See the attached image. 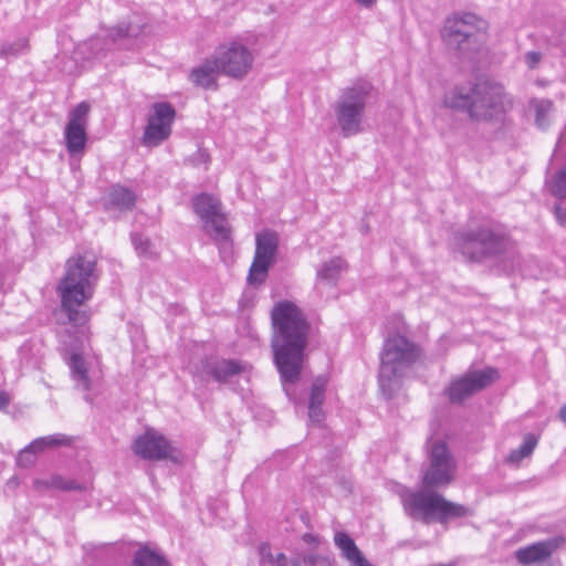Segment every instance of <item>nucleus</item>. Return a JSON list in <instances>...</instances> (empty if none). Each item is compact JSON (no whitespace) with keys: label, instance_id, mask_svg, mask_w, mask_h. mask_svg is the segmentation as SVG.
Returning <instances> with one entry per match:
<instances>
[{"label":"nucleus","instance_id":"1","mask_svg":"<svg viewBox=\"0 0 566 566\" xmlns=\"http://www.w3.org/2000/svg\"><path fill=\"white\" fill-rule=\"evenodd\" d=\"M272 350L283 390L295 398L293 386L301 379L310 323L303 311L291 301L275 303L271 311Z\"/></svg>","mask_w":566,"mask_h":566},{"label":"nucleus","instance_id":"2","mask_svg":"<svg viewBox=\"0 0 566 566\" xmlns=\"http://www.w3.org/2000/svg\"><path fill=\"white\" fill-rule=\"evenodd\" d=\"M99 279L96 259L77 254L67 259L65 274L56 286L61 312L73 326L85 325L91 317L87 302L93 298Z\"/></svg>","mask_w":566,"mask_h":566},{"label":"nucleus","instance_id":"3","mask_svg":"<svg viewBox=\"0 0 566 566\" xmlns=\"http://www.w3.org/2000/svg\"><path fill=\"white\" fill-rule=\"evenodd\" d=\"M444 104L467 113L475 122L500 119L513 107V101L504 86L488 81L455 86L446 95Z\"/></svg>","mask_w":566,"mask_h":566},{"label":"nucleus","instance_id":"4","mask_svg":"<svg viewBox=\"0 0 566 566\" xmlns=\"http://www.w3.org/2000/svg\"><path fill=\"white\" fill-rule=\"evenodd\" d=\"M422 355L421 347L403 335L388 337L380 354L378 382L382 395L390 399L400 389L402 379Z\"/></svg>","mask_w":566,"mask_h":566},{"label":"nucleus","instance_id":"5","mask_svg":"<svg viewBox=\"0 0 566 566\" xmlns=\"http://www.w3.org/2000/svg\"><path fill=\"white\" fill-rule=\"evenodd\" d=\"M429 490L411 492L402 496V506L409 517L427 524L436 521L444 525L453 520L473 515L469 506L451 502L442 494Z\"/></svg>","mask_w":566,"mask_h":566},{"label":"nucleus","instance_id":"6","mask_svg":"<svg viewBox=\"0 0 566 566\" xmlns=\"http://www.w3.org/2000/svg\"><path fill=\"white\" fill-rule=\"evenodd\" d=\"M458 249L465 260L483 262L505 253L511 245L507 233L497 226L484 223L460 231L455 235Z\"/></svg>","mask_w":566,"mask_h":566},{"label":"nucleus","instance_id":"7","mask_svg":"<svg viewBox=\"0 0 566 566\" xmlns=\"http://www.w3.org/2000/svg\"><path fill=\"white\" fill-rule=\"evenodd\" d=\"M373 91V84L366 80H357L340 91L333 109L344 138L356 136L364 130L365 111Z\"/></svg>","mask_w":566,"mask_h":566},{"label":"nucleus","instance_id":"8","mask_svg":"<svg viewBox=\"0 0 566 566\" xmlns=\"http://www.w3.org/2000/svg\"><path fill=\"white\" fill-rule=\"evenodd\" d=\"M486 31V22L471 12L454 13L447 18L441 36L443 42L459 51L474 49L481 33Z\"/></svg>","mask_w":566,"mask_h":566},{"label":"nucleus","instance_id":"9","mask_svg":"<svg viewBox=\"0 0 566 566\" xmlns=\"http://www.w3.org/2000/svg\"><path fill=\"white\" fill-rule=\"evenodd\" d=\"M222 75L242 81L251 72L254 63L252 51L240 40L220 44L211 54Z\"/></svg>","mask_w":566,"mask_h":566},{"label":"nucleus","instance_id":"10","mask_svg":"<svg viewBox=\"0 0 566 566\" xmlns=\"http://www.w3.org/2000/svg\"><path fill=\"white\" fill-rule=\"evenodd\" d=\"M195 213L202 221V227L214 241L228 243L231 241V230L227 216L221 210L219 199L210 193L202 192L192 199Z\"/></svg>","mask_w":566,"mask_h":566},{"label":"nucleus","instance_id":"11","mask_svg":"<svg viewBox=\"0 0 566 566\" xmlns=\"http://www.w3.org/2000/svg\"><path fill=\"white\" fill-rule=\"evenodd\" d=\"M457 474V460L444 441L432 442L429 449V467L423 473L424 489H439L449 485Z\"/></svg>","mask_w":566,"mask_h":566},{"label":"nucleus","instance_id":"12","mask_svg":"<svg viewBox=\"0 0 566 566\" xmlns=\"http://www.w3.org/2000/svg\"><path fill=\"white\" fill-rule=\"evenodd\" d=\"M499 378V370L494 367L469 370L452 379L449 386L444 388L443 395L452 405H462L467 399L488 388Z\"/></svg>","mask_w":566,"mask_h":566},{"label":"nucleus","instance_id":"13","mask_svg":"<svg viewBox=\"0 0 566 566\" xmlns=\"http://www.w3.org/2000/svg\"><path fill=\"white\" fill-rule=\"evenodd\" d=\"M279 249V235L275 231L263 230L255 234V251L248 274V283L261 285L268 277Z\"/></svg>","mask_w":566,"mask_h":566},{"label":"nucleus","instance_id":"14","mask_svg":"<svg viewBox=\"0 0 566 566\" xmlns=\"http://www.w3.org/2000/svg\"><path fill=\"white\" fill-rule=\"evenodd\" d=\"M247 369L248 365L241 360L210 356L195 363L191 366V374L201 381L212 379L219 384H226L233 377L245 373Z\"/></svg>","mask_w":566,"mask_h":566},{"label":"nucleus","instance_id":"15","mask_svg":"<svg viewBox=\"0 0 566 566\" xmlns=\"http://www.w3.org/2000/svg\"><path fill=\"white\" fill-rule=\"evenodd\" d=\"M176 111L168 102H159L153 105V113L148 116L144 129L142 143L146 147H157L169 138L172 132V123Z\"/></svg>","mask_w":566,"mask_h":566},{"label":"nucleus","instance_id":"16","mask_svg":"<svg viewBox=\"0 0 566 566\" xmlns=\"http://www.w3.org/2000/svg\"><path fill=\"white\" fill-rule=\"evenodd\" d=\"M133 450L136 455L145 460L179 462V457L175 454V449L170 442L163 434L154 430H147L144 434L137 437L133 444Z\"/></svg>","mask_w":566,"mask_h":566},{"label":"nucleus","instance_id":"17","mask_svg":"<svg viewBox=\"0 0 566 566\" xmlns=\"http://www.w3.org/2000/svg\"><path fill=\"white\" fill-rule=\"evenodd\" d=\"M91 106L86 102L77 104L70 113L69 120L64 129V139L66 150L70 155L82 153L85 148L87 134V116Z\"/></svg>","mask_w":566,"mask_h":566},{"label":"nucleus","instance_id":"18","mask_svg":"<svg viewBox=\"0 0 566 566\" xmlns=\"http://www.w3.org/2000/svg\"><path fill=\"white\" fill-rule=\"evenodd\" d=\"M146 19L139 14H133L127 20L118 22L115 27L107 29L105 38L107 42L130 48L137 38L145 32Z\"/></svg>","mask_w":566,"mask_h":566},{"label":"nucleus","instance_id":"19","mask_svg":"<svg viewBox=\"0 0 566 566\" xmlns=\"http://www.w3.org/2000/svg\"><path fill=\"white\" fill-rule=\"evenodd\" d=\"M557 547L556 539L541 541L518 548L515 558L523 566L539 564L549 558Z\"/></svg>","mask_w":566,"mask_h":566},{"label":"nucleus","instance_id":"20","mask_svg":"<svg viewBox=\"0 0 566 566\" xmlns=\"http://www.w3.org/2000/svg\"><path fill=\"white\" fill-rule=\"evenodd\" d=\"M222 74L212 55H209L203 62L193 67L189 74L190 81L195 86L203 90L217 91L219 88L218 75Z\"/></svg>","mask_w":566,"mask_h":566},{"label":"nucleus","instance_id":"21","mask_svg":"<svg viewBox=\"0 0 566 566\" xmlns=\"http://www.w3.org/2000/svg\"><path fill=\"white\" fill-rule=\"evenodd\" d=\"M64 360L70 368L71 378L77 389L88 391L91 389V379L83 356L80 353H71L64 356Z\"/></svg>","mask_w":566,"mask_h":566},{"label":"nucleus","instance_id":"22","mask_svg":"<svg viewBox=\"0 0 566 566\" xmlns=\"http://www.w3.org/2000/svg\"><path fill=\"white\" fill-rule=\"evenodd\" d=\"M335 545L352 566H373L356 546L354 539L344 532H337L334 537Z\"/></svg>","mask_w":566,"mask_h":566},{"label":"nucleus","instance_id":"23","mask_svg":"<svg viewBox=\"0 0 566 566\" xmlns=\"http://www.w3.org/2000/svg\"><path fill=\"white\" fill-rule=\"evenodd\" d=\"M135 193L128 188L114 186L106 198V206L118 210H132L135 206Z\"/></svg>","mask_w":566,"mask_h":566},{"label":"nucleus","instance_id":"24","mask_svg":"<svg viewBox=\"0 0 566 566\" xmlns=\"http://www.w3.org/2000/svg\"><path fill=\"white\" fill-rule=\"evenodd\" d=\"M130 566H170V564L158 551L143 545L134 553Z\"/></svg>","mask_w":566,"mask_h":566},{"label":"nucleus","instance_id":"25","mask_svg":"<svg viewBox=\"0 0 566 566\" xmlns=\"http://www.w3.org/2000/svg\"><path fill=\"white\" fill-rule=\"evenodd\" d=\"M347 263L340 256H334L322 264L317 271V279L326 282L327 284L335 285L340 276V273L346 270Z\"/></svg>","mask_w":566,"mask_h":566},{"label":"nucleus","instance_id":"26","mask_svg":"<svg viewBox=\"0 0 566 566\" xmlns=\"http://www.w3.org/2000/svg\"><path fill=\"white\" fill-rule=\"evenodd\" d=\"M73 442V438L63 433H55L34 439L29 449H34L35 452H42L49 448L67 447Z\"/></svg>","mask_w":566,"mask_h":566},{"label":"nucleus","instance_id":"27","mask_svg":"<svg viewBox=\"0 0 566 566\" xmlns=\"http://www.w3.org/2000/svg\"><path fill=\"white\" fill-rule=\"evenodd\" d=\"M530 107L534 109L536 126L545 129L549 124L548 116L553 109V102L544 98H533L530 101Z\"/></svg>","mask_w":566,"mask_h":566},{"label":"nucleus","instance_id":"28","mask_svg":"<svg viewBox=\"0 0 566 566\" xmlns=\"http://www.w3.org/2000/svg\"><path fill=\"white\" fill-rule=\"evenodd\" d=\"M29 49V40L27 38H19L13 42L2 43L0 49V57L6 60L18 57L21 54L27 53Z\"/></svg>","mask_w":566,"mask_h":566},{"label":"nucleus","instance_id":"29","mask_svg":"<svg viewBox=\"0 0 566 566\" xmlns=\"http://www.w3.org/2000/svg\"><path fill=\"white\" fill-rule=\"evenodd\" d=\"M130 240H132V243L134 245L136 253L140 258H145V259H149V260L156 259L157 254L154 250V244L148 237H146L142 233L135 232V233H132Z\"/></svg>","mask_w":566,"mask_h":566},{"label":"nucleus","instance_id":"30","mask_svg":"<svg viewBox=\"0 0 566 566\" xmlns=\"http://www.w3.org/2000/svg\"><path fill=\"white\" fill-rule=\"evenodd\" d=\"M537 444V439L534 434H527L524 438L523 443L515 450H512L507 457L510 463H518L524 458L532 454Z\"/></svg>","mask_w":566,"mask_h":566},{"label":"nucleus","instance_id":"31","mask_svg":"<svg viewBox=\"0 0 566 566\" xmlns=\"http://www.w3.org/2000/svg\"><path fill=\"white\" fill-rule=\"evenodd\" d=\"M549 189L554 197L566 199V165L553 176L549 181Z\"/></svg>","mask_w":566,"mask_h":566},{"label":"nucleus","instance_id":"32","mask_svg":"<svg viewBox=\"0 0 566 566\" xmlns=\"http://www.w3.org/2000/svg\"><path fill=\"white\" fill-rule=\"evenodd\" d=\"M327 379L325 377H317L311 387L308 405H323L325 399V390Z\"/></svg>","mask_w":566,"mask_h":566},{"label":"nucleus","instance_id":"33","mask_svg":"<svg viewBox=\"0 0 566 566\" xmlns=\"http://www.w3.org/2000/svg\"><path fill=\"white\" fill-rule=\"evenodd\" d=\"M186 163L193 167L205 165V168L208 169V165L210 163V155L206 149L199 148L195 154H192L190 157L186 159Z\"/></svg>","mask_w":566,"mask_h":566},{"label":"nucleus","instance_id":"34","mask_svg":"<svg viewBox=\"0 0 566 566\" xmlns=\"http://www.w3.org/2000/svg\"><path fill=\"white\" fill-rule=\"evenodd\" d=\"M34 485L36 488L56 489L64 491L65 479L61 475H54L50 480H35Z\"/></svg>","mask_w":566,"mask_h":566},{"label":"nucleus","instance_id":"35","mask_svg":"<svg viewBox=\"0 0 566 566\" xmlns=\"http://www.w3.org/2000/svg\"><path fill=\"white\" fill-rule=\"evenodd\" d=\"M35 450L34 449H29V444L20 451L18 458H17V463L18 465L22 467V468H30L31 465H33L35 463Z\"/></svg>","mask_w":566,"mask_h":566},{"label":"nucleus","instance_id":"36","mask_svg":"<svg viewBox=\"0 0 566 566\" xmlns=\"http://www.w3.org/2000/svg\"><path fill=\"white\" fill-rule=\"evenodd\" d=\"M260 562L262 565L274 566V555L271 552V546L268 543H262L259 547Z\"/></svg>","mask_w":566,"mask_h":566},{"label":"nucleus","instance_id":"37","mask_svg":"<svg viewBox=\"0 0 566 566\" xmlns=\"http://www.w3.org/2000/svg\"><path fill=\"white\" fill-rule=\"evenodd\" d=\"M308 418L312 422L322 423L325 418L322 405H308Z\"/></svg>","mask_w":566,"mask_h":566},{"label":"nucleus","instance_id":"38","mask_svg":"<svg viewBox=\"0 0 566 566\" xmlns=\"http://www.w3.org/2000/svg\"><path fill=\"white\" fill-rule=\"evenodd\" d=\"M542 60V54L536 51H530L525 54V63L528 69L534 70L538 66Z\"/></svg>","mask_w":566,"mask_h":566},{"label":"nucleus","instance_id":"39","mask_svg":"<svg viewBox=\"0 0 566 566\" xmlns=\"http://www.w3.org/2000/svg\"><path fill=\"white\" fill-rule=\"evenodd\" d=\"M554 214H555L557 222L562 227H566V207H562L559 205L555 206Z\"/></svg>","mask_w":566,"mask_h":566},{"label":"nucleus","instance_id":"40","mask_svg":"<svg viewBox=\"0 0 566 566\" xmlns=\"http://www.w3.org/2000/svg\"><path fill=\"white\" fill-rule=\"evenodd\" d=\"M318 563H327L325 558H321L318 555H310L303 558L305 566H318Z\"/></svg>","mask_w":566,"mask_h":566},{"label":"nucleus","instance_id":"41","mask_svg":"<svg viewBox=\"0 0 566 566\" xmlns=\"http://www.w3.org/2000/svg\"><path fill=\"white\" fill-rule=\"evenodd\" d=\"M64 491H85V485L78 483L75 480H66L65 479V485Z\"/></svg>","mask_w":566,"mask_h":566},{"label":"nucleus","instance_id":"42","mask_svg":"<svg viewBox=\"0 0 566 566\" xmlns=\"http://www.w3.org/2000/svg\"><path fill=\"white\" fill-rule=\"evenodd\" d=\"M302 539H303L304 543H306L308 545H312V546H317L319 544L318 536H316L313 533H305V534H303Z\"/></svg>","mask_w":566,"mask_h":566},{"label":"nucleus","instance_id":"43","mask_svg":"<svg viewBox=\"0 0 566 566\" xmlns=\"http://www.w3.org/2000/svg\"><path fill=\"white\" fill-rule=\"evenodd\" d=\"M101 41H102V40H101V38H98V36L92 38V39H90V41H88L90 48H91V49H96L95 54H98L101 51H103V50H104V48H101Z\"/></svg>","mask_w":566,"mask_h":566},{"label":"nucleus","instance_id":"44","mask_svg":"<svg viewBox=\"0 0 566 566\" xmlns=\"http://www.w3.org/2000/svg\"><path fill=\"white\" fill-rule=\"evenodd\" d=\"M287 565V558L285 554L279 553L274 556V566H286Z\"/></svg>","mask_w":566,"mask_h":566},{"label":"nucleus","instance_id":"45","mask_svg":"<svg viewBox=\"0 0 566 566\" xmlns=\"http://www.w3.org/2000/svg\"><path fill=\"white\" fill-rule=\"evenodd\" d=\"M353 1L363 8L370 9L376 4V2L378 0H353Z\"/></svg>","mask_w":566,"mask_h":566},{"label":"nucleus","instance_id":"46","mask_svg":"<svg viewBox=\"0 0 566 566\" xmlns=\"http://www.w3.org/2000/svg\"><path fill=\"white\" fill-rule=\"evenodd\" d=\"M9 405L8 395L3 391H0V410L4 409Z\"/></svg>","mask_w":566,"mask_h":566},{"label":"nucleus","instance_id":"47","mask_svg":"<svg viewBox=\"0 0 566 566\" xmlns=\"http://www.w3.org/2000/svg\"><path fill=\"white\" fill-rule=\"evenodd\" d=\"M559 418L560 420L566 423V403L564 406L560 407L559 409Z\"/></svg>","mask_w":566,"mask_h":566},{"label":"nucleus","instance_id":"48","mask_svg":"<svg viewBox=\"0 0 566 566\" xmlns=\"http://www.w3.org/2000/svg\"><path fill=\"white\" fill-rule=\"evenodd\" d=\"M291 564H292V566H301V565H304V564H303V559L301 560V559H298V558L292 559V560H291Z\"/></svg>","mask_w":566,"mask_h":566},{"label":"nucleus","instance_id":"49","mask_svg":"<svg viewBox=\"0 0 566 566\" xmlns=\"http://www.w3.org/2000/svg\"><path fill=\"white\" fill-rule=\"evenodd\" d=\"M2 284V277L0 276V285Z\"/></svg>","mask_w":566,"mask_h":566}]
</instances>
